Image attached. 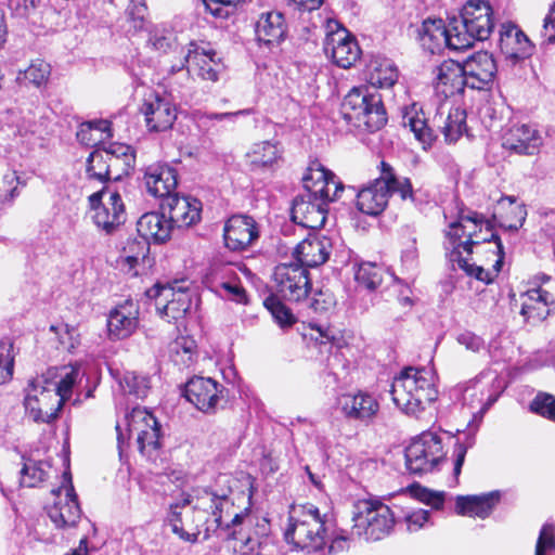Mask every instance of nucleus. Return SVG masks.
Returning <instances> with one entry per match:
<instances>
[{
	"label": "nucleus",
	"instance_id": "nucleus-1",
	"mask_svg": "<svg viewBox=\"0 0 555 555\" xmlns=\"http://www.w3.org/2000/svg\"><path fill=\"white\" fill-rule=\"evenodd\" d=\"M231 492L230 488L222 489L220 492L205 491L204 495L198 499V505L185 514L182 513V509L191 504L189 496L170 504L168 522L172 532L183 541L194 543L202 531H204V540H207L211 533L223 526L227 529L230 526L236 528L238 525L245 527L243 514H234L230 522L224 521V516L230 515L234 507L233 501L230 499Z\"/></svg>",
	"mask_w": 555,
	"mask_h": 555
},
{
	"label": "nucleus",
	"instance_id": "nucleus-2",
	"mask_svg": "<svg viewBox=\"0 0 555 555\" xmlns=\"http://www.w3.org/2000/svg\"><path fill=\"white\" fill-rule=\"evenodd\" d=\"M285 539L296 548L308 554L324 555L343 552L349 547L350 538L338 529L335 520L327 514H321L312 504L293 505L288 513Z\"/></svg>",
	"mask_w": 555,
	"mask_h": 555
},
{
	"label": "nucleus",
	"instance_id": "nucleus-3",
	"mask_svg": "<svg viewBox=\"0 0 555 555\" xmlns=\"http://www.w3.org/2000/svg\"><path fill=\"white\" fill-rule=\"evenodd\" d=\"M302 181L304 192L293 201L292 220L307 229H321L326 221L328 204L339 198L344 185L318 162L311 163Z\"/></svg>",
	"mask_w": 555,
	"mask_h": 555
},
{
	"label": "nucleus",
	"instance_id": "nucleus-4",
	"mask_svg": "<svg viewBox=\"0 0 555 555\" xmlns=\"http://www.w3.org/2000/svg\"><path fill=\"white\" fill-rule=\"evenodd\" d=\"M402 124L426 149L437 139L438 132L444 135L446 142H456L466 131V112L450 101H440L433 118H428L423 107L413 103L403 109Z\"/></svg>",
	"mask_w": 555,
	"mask_h": 555
},
{
	"label": "nucleus",
	"instance_id": "nucleus-5",
	"mask_svg": "<svg viewBox=\"0 0 555 555\" xmlns=\"http://www.w3.org/2000/svg\"><path fill=\"white\" fill-rule=\"evenodd\" d=\"M396 406L409 416L420 417L438 398L433 373L425 367H404L393 378L390 390Z\"/></svg>",
	"mask_w": 555,
	"mask_h": 555
},
{
	"label": "nucleus",
	"instance_id": "nucleus-6",
	"mask_svg": "<svg viewBox=\"0 0 555 555\" xmlns=\"http://www.w3.org/2000/svg\"><path fill=\"white\" fill-rule=\"evenodd\" d=\"M379 177L357 193V208L369 216L382 214L388 205L391 194H398L402 201L415 203V191L406 177L398 176L391 165L380 162Z\"/></svg>",
	"mask_w": 555,
	"mask_h": 555
},
{
	"label": "nucleus",
	"instance_id": "nucleus-7",
	"mask_svg": "<svg viewBox=\"0 0 555 555\" xmlns=\"http://www.w3.org/2000/svg\"><path fill=\"white\" fill-rule=\"evenodd\" d=\"M343 118L359 130L374 132L387 122L380 93L369 86L353 87L340 105Z\"/></svg>",
	"mask_w": 555,
	"mask_h": 555
},
{
	"label": "nucleus",
	"instance_id": "nucleus-8",
	"mask_svg": "<svg viewBox=\"0 0 555 555\" xmlns=\"http://www.w3.org/2000/svg\"><path fill=\"white\" fill-rule=\"evenodd\" d=\"M352 534L366 541H378L388 535L395 525V517L388 505L378 499L358 500L353 505Z\"/></svg>",
	"mask_w": 555,
	"mask_h": 555
},
{
	"label": "nucleus",
	"instance_id": "nucleus-9",
	"mask_svg": "<svg viewBox=\"0 0 555 555\" xmlns=\"http://www.w3.org/2000/svg\"><path fill=\"white\" fill-rule=\"evenodd\" d=\"M492 15L493 11L488 1H467L462 9L460 22L454 24L457 37L453 39V44L464 50L472 47L475 40L488 39L494 28Z\"/></svg>",
	"mask_w": 555,
	"mask_h": 555
},
{
	"label": "nucleus",
	"instance_id": "nucleus-10",
	"mask_svg": "<svg viewBox=\"0 0 555 555\" xmlns=\"http://www.w3.org/2000/svg\"><path fill=\"white\" fill-rule=\"evenodd\" d=\"M54 389L43 374L29 379L25 389L24 405L34 422L50 424L57 418L63 404Z\"/></svg>",
	"mask_w": 555,
	"mask_h": 555
},
{
	"label": "nucleus",
	"instance_id": "nucleus-11",
	"mask_svg": "<svg viewBox=\"0 0 555 555\" xmlns=\"http://www.w3.org/2000/svg\"><path fill=\"white\" fill-rule=\"evenodd\" d=\"M444 459L442 439L433 431H423L405 449L406 468L415 475L434 472Z\"/></svg>",
	"mask_w": 555,
	"mask_h": 555
},
{
	"label": "nucleus",
	"instance_id": "nucleus-12",
	"mask_svg": "<svg viewBox=\"0 0 555 555\" xmlns=\"http://www.w3.org/2000/svg\"><path fill=\"white\" fill-rule=\"evenodd\" d=\"M483 216L476 211H468L465 214L461 210L456 221L450 223V230L447 232V236L453 247V250H464L467 255L473 253V246H479L481 243L493 247L494 240L491 234H494L491 229L489 221L486 222V232L489 236H479V232L482 231Z\"/></svg>",
	"mask_w": 555,
	"mask_h": 555
},
{
	"label": "nucleus",
	"instance_id": "nucleus-13",
	"mask_svg": "<svg viewBox=\"0 0 555 555\" xmlns=\"http://www.w3.org/2000/svg\"><path fill=\"white\" fill-rule=\"evenodd\" d=\"M185 281L172 283H156L145 294L150 299L156 300V308L160 314L168 318V321H177L190 310L192 301L188 292Z\"/></svg>",
	"mask_w": 555,
	"mask_h": 555
},
{
	"label": "nucleus",
	"instance_id": "nucleus-14",
	"mask_svg": "<svg viewBox=\"0 0 555 555\" xmlns=\"http://www.w3.org/2000/svg\"><path fill=\"white\" fill-rule=\"evenodd\" d=\"M323 46L326 55L341 68H350L361 56L357 39L337 21L327 22Z\"/></svg>",
	"mask_w": 555,
	"mask_h": 555
},
{
	"label": "nucleus",
	"instance_id": "nucleus-15",
	"mask_svg": "<svg viewBox=\"0 0 555 555\" xmlns=\"http://www.w3.org/2000/svg\"><path fill=\"white\" fill-rule=\"evenodd\" d=\"M273 287L281 298L299 302L311 291L309 272L298 263H280L274 268Z\"/></svg>",
	"mask_w": 555,
	"mask_h": 555
},
{
	"label": "nucleus",
	"instance_id": "nucleus-16",
	"mask_svg": "<svg viewBox=\"0 0 555 555\" xmlns=\"http://www.w3.org/2000/svg\"><path fill=\"white\" fill-rule=\"evenodd\" d=\"M216 52L204 44L190 42L183 59L179 64L172 65L171 73H177L186 67L189 73L196 74L203 80L216 82L219 79L221 64L216 60Z\"/></svg>",
	"mask_w": 555,
	"mask_h": 555
},
{
	"label": "nucleus",
	"instance_id": "nucleus-17",
	"mask_svg": "<svg viewBox=\"0 0 555 555\" xmlns=\"http://www.w3.org/2000/svg\"><path fill=\"white\" fill-rule=\"evenodd\" d=\"M211 291L223 299L246 304L247 295L231 263H215L206 276Z\"/></svg>",
	"mask_w": 555,
	"mask_h": 555
},
{
	"label": "nucleus",
	"instance_id": "nucleus-18",
	"mask_svg": "<svg viewBox=\"0 0 555 555\" xmlns=\"http://www.w3.org/2000/svg\"><path fill=\"white\" fill-rule=\"evenodd\" d=\"M140 112L144 115L149 131L170 129L177 118L176 105L168 96L152 92L143 101Z\"/></svg>",
	"mask_w": 555,
	"mask_h": 555
},
{
	"label": "nucleus",
	"instance_id": "nucleus-19",
	"mask_svg": "<svg viewBox=\"0 0 555 555\" xmlns=\"http://www.w3.org/2000/svg\"><path fill=\"white\" fill-rule=\"evenodd\" d=\"M491 237L494 240L493 247L486 248L485 253L489 254L488 259L493 262L492 271L486 270L481 266L470 263L467 258L462 256V251L457 249L451 251L450 260L453 262V264L456 263V266L467 275L474 276L478 281L485 282L487 284L491 283L500 272L504 260V247L500 236L496 234H491Z\"/></svg>",
	"mask_w": 555,
	"mask_h": 555
},
{
	"label": "nucleus",
	"instance_id": "nucleus-20",
	"mask_svg": "<svg viewBox=\"0 0 555 555\" xmlns=\"http://www.w3.org/2000/svg\"><path fill=\"white\" fill-rule=\"evenodd\" d=\"M434 88L437 96L442 101L460 95L467 87V80L462 64L453 60H446L433 70Z\"/></svg>",
	"mask_w": 555,
	"mask_h": 555
},
{
	"label": "nucleus",
	"instance_id": "nucleus-21",
	"mask_svg": "<svg viewBox=\"0 0 555 555\" xmlns=\"http://www.w3.org/2000/svg\"><path fill=\"white\" fill-rule=\"evenodd\" d=\"M223 387L210 377L195 376L184 387L183 395L197 410L214 413Z\"/></svg>",
	"mask_w": 555,
	"mask_h": 555
},
{
	"label": "nucleus",
	"instance_id": "nucleus-22",
	"mask_svg": "<svg viewBox=\"0 0 555 555\" xmlns=\"http://www.w3.org/2000/svg\"><path fill=\"white\" fill-rule=\"evenodd\" d=\"M259 237L256 221L249 216H232L225 222L223 238L227 248L233 251L247 249Z\"/></svg>",
	"mask_w": 555,
	"mask_h": 555
},
{
	"label": "nucleus",
	"instance_id": "nucleus-23",
	"mask_svg": "<svg viewBox=\"0 0 555 555\" xmlns=\"http://www.w3.org/2000/svg\"><path fill=\"white\" fill-rule=\"evenodd\" d=\"M467 88L474 90L488 89L495 76L496 64L492 55L486 51L468 56L462 64Z\"/></svg>",
	"mask_w": 555,
	"mask_h": 555
},
{
	"label": "nucleus",
	"instance_id": "nucleus-24",
	"mask_svg": "<svg viewBox=\"0 0 555 555\" xmlns=\"http://www.w3.org/2000/svg\"><path fill=\"white\" fill-rule=\"evenodd\" d=\"M416 31V38L421 46L430 53L440 51L444 46L453 50H461L453 44V39L457 37L454 25L446 28L441 18H426Z\"/></svg>",
	"mask_w": 555,
	"mask_h": 555
},
{
	"label": "nucleus",
	"instance_id": "nucleus-25",
	"mask_svg": "<svg viewBox=\"0 0 555 555\" xmlns=\"http://www.w3.org/2000/svg\"><path fill=\"white\" fill-rule=\"evenodd\" d=\"M543 139L533 126L516 124L506 130L502 146L518 155H534L540 151Z\"/></svg>",
	"mask_w": 555,
	"mask_h": 555
},
{
	"label": "nucleus",
	"instance_id": "nucleus-26",
	"mask_svg": "<svg viewBox=\"0 0 555 555\" xmlns=\"http://www.w3.org/2000/svg\"><path fill=\"white\" fill-rule=\"evenodd\" d=\"M338 405L346 418L365 425L371 424L379 411V403L375 397L363 391L340 396Z\"/></svg>",
	"mask_w": 555,
	"mask_h": 555
},
{
	"label": "nucleus",
	"instance_id": "nucleus-27",
	"mask_svg": "<svg viewBox=\"0 0 555 555\" xmlns=\"http://www.w3.org/2000/svg\"><path fill=\"white\" fill-rule=\"evenodd\" d=\"M162 207L168 210L172 227L188 228L201 219L202 203L191 196H179L175 193L164 201Z\"/></svg>",
	"mask_w": 555,
	"mask_h": 555
},
{
	"label": "nucleus",
	"instance_id": "nucleus-28",
	"mask_svg": "<svg viewBox=\"0 0 555 555\" xmlns=\"http://www.w3.org/2000/svg\"><path fill=\"white\" fill-rule=\"evenodd\" d=\"M64 481L68 483L65 488L64 500H60L48 509V516L56 528L74 527L81 516L69 473H64Z\"/></svg>",
	"mask_w": 555,
	"mask_h": 555
},
{
	"label": "nucleus",
	"instance_id": "nucleus-29",
	"mask_svg": "<svg viewBox=\"0 0 555 555\" xmlns=\"http://www.w3.org/2000/svg\"><path fill=\"white\" fill-rule=\"evenodd\" d=\"M499 47L502 54L514 63L529 57L533 52V44L516 25L503 24L499 31Z\"/></svg>",
	"mask_w": 555,
	"mask_h": 555
},
{
	"label": "nucleus",
	"instance_id": "nucleus-30",
	"mask_svg": "<svg viewBox=\"0 0 555 555\" xmlns=\"http://www.w3.org/2000/svg\"><path fill=\"white\" fill-rule=\"evenodd\" d=\"M332 241L326 236L309 235L300 242L294 257L304 268H314L323 264L332 251Z\"/></svg>",
	"mask_w": 555,
	"mask_h": 555
},
{
	"label": "nucleus",
	"instance_id": "nucleus-31",
	"mask_svg": "<svg viewBox=\"0 0 555 555\" xmlns=\"http://www.w3.org/2000/svg\"><path fill=\"white\" fill-rule=\"evenodd\" d=\"M138 306L131 300H126L124 304L114 308L107 318L109 337L112 339H124L129 337L138 326Z\"/></svg>",
	"mask_w": 555,
	"mask_h": 555
},
{
	"label": "nucleus",
	"instance_id": "nucleus-32",
	"mask_svg": "<svg viewBox=\"0 0 555 555\" xmlns=\"http://www.w3.org/2000/svg\"><path fill=\"white\" fill-rule=\"evenodd\" d=\"M144 183L149 194L166 201L175 194L178 184L177 170L168 165H152L145 171Z\"/></svg>",
	"mask_w": 555,
	"mask_h": 555
},
{
	"label": "nucleus",
	"instance_id": "nucleus-33",
	"mask_svg": "<svg viewBox=\"0 0 555 555\" xmlns=\"http://www.w3.org/2000/svg\"><path fill=\"white\" fill-rule=\"evenodd\" d=\"M521 299L520 314L526 322L531 324L545 320L550 314L551 305L554 304L553 296L540 287L529 289L521 296Z\"/></svg>",
	"mask_w": 555,
	"mask_h": 555
},
{
	"label": "nucleus",
	"instance_id": "nucleus-34",
	"mask_svg": "<svg viewBox=\"0 0 555 555\" xmlns=\"http://www.w3.org/2000/svg\"><path fill=\"white\" fill-rule=\"evenodd\" d=\"M499 491L480 495H459L455 500V512L459 515L486 518L500 502Z\"/></svg>",
	"mask_w": 555,
	"mask_h": 555
},
{
	"label": "nucleus",
	"instance_id": "nucleus-35",
	"mask_svg": "<svg viewBox=\"0 0 555 555\" xmlns=\"http://www.w3.org/2000/svg\"><path fill=\"white\" fill-rule=\"evenodd\" d=\"M106 163L108 164L112 179L117 181L130 173L135 164L133 149L124 143L112 142L104 145Z\"/></svg>",
	"mask_w": 555,
	"mask_h": 555
},
{
	"label": "nucleus",
	"instance_id": "nucleus-36",
	"mask_svg": "<svg viewBox=\"0 0 555 555\" xmlns=\"http://www.w3.org/2000/svg\"><path fill=\"white\" fill-rule=\"evenodd\" d=\"M94 223L98 228L107 234L113 233L126 220L125 206L118 192H109L106 203L98 208L93 216Z\"/></svg>",
	"mask_w": 555,
	"mask_h": 555
},
{
	"label": "nucleus",
	"instance_id": "nucleus-37",
	"mask_svg": "<svg viewBox=\"0 0 555 555\" xmlns=\"http://www.w3.org/2000/svg\"><path fill=\"white\" fill-rule=\"evenodd\" d=\"M255 34L257 40L266 46L280 43L286 35L283 14L276 11L262 13L255 24Z\"/></svg>",
	"mask_w": 555,
	"mask_h": 555
},
{
	"label": "nucleus",
	"instance_id": "nucleus-38",
	"mask_svg": "<svg viewBox=\"0 0 555 555\" xmlns=\"http://www.w3.org/2000/svg\"><path fill=\"white\" fill-rule=\"evenodd\" d=\"M173 227L165 212H147L141 216L137 222L138 234L147 242H166L171 234Z\"/></svg>",
	"mask_w": 555,
	"mask_h": 555
},
{
	"label": "nucleus",
	"instance_id": "nucleus-39",
	"mask_svg": "<svg viewBox=\"0 0 555 555\" xmlns=\"http://www.w3.org/2000/svg\"><path fill=\"white\" fill-rule=\"evenodd\" d=\"M282 153L278 142L267 140L254 143L246 157L254 169H272L282 158Z\"/></svg>",
	"mask_w": 555,
	"mask_h": 555
},
{
	"label": "nucleus",
	"instance_id": "nucleus-40",
	"mask_svg": "<svg viewBox=\"0 0 555 555\" xmlns=\"http://www.w3.org/2000/svg\"><path fill=\"white\" fill-rule=\"evenodd\" d=\"M527 211L524 205L516 204L514 196H503L498 201L493 218H499L501 227L518 230L526 220Z\"/></svg>",
	"mask_w": 555,
	"mask_h": 555
},
{
	"label": "nucleus",
	"instance_id": "nucleus-41",
	"mask_svg": "<svg viewBox=\"0 0 555 555\" xmlns=\"http://www.w3.org/2000/svg\"><path fill=\"white\" fill-rule=\"evenodd\" d=\"M398 80V69L393 62L386 57H375L367 65L369 87L390 88Z\"/></svg>",
	"mask_w": 555,
	"mask_h": 555
},
{
	"label": "nucleus",
	"instance_id": "nucleus-42",
	"mask_svg": "<svg viewBox=\"0 0 555 555\" xmlns=\"http://www.w3.org/2000/svg\"><path fill=\"white\" fill-rule=\"evenodd\" d=\"M65 372L61 374L60 380H55L56 370L50 369L44 374L49 378V384L51 387H54V392H57L60 399H62V404L72 397L73 387L76 385L78 379L80 378V366L78 364L70 365L69 367L63 369Z\"/></svg>",
	"mask_w": 555,
	"mask_h": 555
},
{
	"label": "nucleus",
	"instance_id": "nucleus-43",
	"mask_svg": "<svg viewBox=\"0 0 555 555\" xmlns=\"http://www.w3.org/2000/svg\"><path fill=\"white\" fill-rule=\"evenodd\" d=\"M50 468L47 462L25 460L21 469V486L27 488L39 486L48 478Z\"/></svg>",
	"mask_w": 555,
	"mask_h": 555
},
{
	"label": "nucleus",
	"instance_id": "nucleus-44",
	"mask_svg": "<svg viewBox=\"0 0 555 555\" xmlns=\"http://www.w3.org/2000/svg\"><path fill=\"white\" fill-rule=\"evenodd\" d=\"M384 273V268L374 262H361L354 271V279L360 286L373 291L382 284Z\"/></svg>",
	"mask_w": 555,
	"mask_h": 555
},
{
	"label": "nucleus",
	"instance_id": "nucleus-45",
	"mask_svg": "<svg viewBox=\"0 0 555 555\" xmlns=\"http://www.w3.org/2000/svg\"><path fill=\"white\" fill-rule=\"evenodd\" d=\"M126 421L128 431L137 436L141 434V429L151 431L160 427L155 416L143 408H134L131 413L126 416Z\"/></svg>",
	"mask_w": 555,
	"mask_h": 555
},
{
	"label": "nucleus",
	"instance_id": "nucleus-46",
	"mask_svg": "<svg viewBox=\"0 0 555 555\" xmlns=\"http://www.w3.org/2000/svg\"><path fill=\"white\" fill-rule=\"evenodd\" d=\"M50 74V65L42 60H37L33 62L25 70H20L16 76V80L20 83L28 82L37 88H40L48 82Z\"/></svg>",
	"mask_w": 555,
	"mask_h": 555
},
{
	"label": "nucleus",
	"instance_id": "nucleus-47",
	"mask_svg": "<svg viewBox=\"0 0 555 555\" xmlns=\"http://www.w3.org/2000/svg\"><path fill=\"white\" fill-rule=\"evenodd\" d=\"M106 160L104 146L93 151L87 159V173L89 178L96 179L101 182L111 180V170Z\"/></svg>",
	"mask_w": 555,
	"mask_h": 555
},
{
	"label": "nucleus",
	"instance_id": "nucleus-48",
	"mask_svg": "<svg viewBox=\"0 0 555 555\" xmlns=\"http://www.w3.org/2000/svg\"><path fill=\"white\" fill-rule=\"evenodd\" d=\"M137 443L140 453L150 461H156L160 443V427L151 431L141 429V434L137 436Z\"/></svg>",
	"mask_w": 555,
	"mask_h": 555
},
{
	"label": "nucleus",
	"instance_id": "nucleus-49",
	"mask_svg": "<svg viewBox=\"0 0 555 555\" xmlns=\"http://www.w3.org/2000/svg\"><path fill=\"white\" fill-rule=\"evenodd\" d=\"M263 305L280 327H289L296 322L291 309L287 308L276 296L271 295L267 297Z\"/></svg>",
	"mask_w": 555,
	"mask_h": 555
},
{
	"label": "nucleus",
	"instance_id": "nucleus-50",
	"mask_svg": "<svg viewBox=\"0 0 555 555\" xmlns=\"http://www.w3.org/2000/svg\"><path fill=\"white\" fill-rule=\"evenodd\" d=\"M122 390L137 398H145L150 390V379L135 372H126L120 379Z\"/></svg>",
	"mask_w": 555,
	"mask_h": 555
},
{
	"label": "nucleus",
	"instance_id": "nucleus-51",
	"mask_svg": "<svg viewBox=\"0 0 555 555\" xmlns=\"http://www.w3.org/2000/svg\"><path fill=\"white\" fill-rule=\"evenodd\" d=\"M149 250L150 242L141 235L134 238H129L124 246L125 260L130 267H134L140 260H143L146 257Z\"/></svg>",
	"mask_w": 555,
	"mask_h": 555
},
{
	"label": "nucleus",
	"instance_id": "nucleus-52",
	"mask_svg": "<svg viewBox=\"0 0 555 555\" xmlns=\"http://www.w3.org/2000/svg\"><path fill=\"white\" fill-rule=\"evenodd\" d=\"M479 384L480 383L476 380L472 383V386L466 387L463 392V400L465 403L474 406V401L476 399L481 403L480 412L485 413L498 400L499 396L488 395V397L485 398L483 389L479 387Z\"/></svg>",
	"mask_w": 555,
	"mask_h": 555
},
{
	"label": "nucleus",
	"instance_id": "nucleus-53",
	"mask_svg": "<svg viewBox=\"0 0 555 555\" xmlns=\"http://www.w3.org/2000/svg\"><path fill=\"white\" fill-rule=\"evenodd\" d=\"M230 545L234 553L240 555H254L258 541L240 530L234 529L230 534Z\"/></svg>",
	"mask_w": 555,
	"mask_h": 555
},
{
	"label": "nucleus",
	"instance_id": "nucleus-54",
	"mask_svg": "<svg viewBox=\"0 0 555 555\" xmlns=\"http://www.w3.org/2000/svg\"><path fill=\"white\" fill-rule=\"evenodd\" d=\"M149 42L155 50L163 53H167L169 50L178 47L173 31L158 27L151 31Z\"/></svg>",
	"mask_w": 555,
	"mask_h": 555
},
{
	"label": "nucleus",
	"instance_id": "nucleus-55",
	"mask_svg": "<svg viewBox=\"0 0 555 555\" xmlns=\"http://www.w3.org/2000/svg\"><path fill=\"white\" fill-rule=\"evenodd\" d=\"M475 444V437L464 434V439L457 438L453 450V476L457 480L465 461L467 450Z\"/></svg>",
	"mask_w": 555,
	"mask_h": 555
},
{
	"label": "nucleus",
	"instance_id": "nucleus-56",
	"mask_svg": "<svg viewBox=\"0 0 555 555\" xmlns=\"http://www.w3.org/2000/svg\"><path fill=\"white\" fill-rule=\"evenodd\" d=\"M13 345L9 340H0V383L10 380L13 376L14 357Z\"/></svg>",
	"mask_w": 555,
	"mask_h": 555
},
{
	"label": "nucleus",
	"instance_id": "nucleus-57",
	"mask_svg": "<svg viewBox=\"0 0 555 555\" xmlns=\"http://www.w3.org/2000/svg\"><path fill=\"white\" fill-rule=\"evenodd\" d=\"M18 177L15 171L7 172L0 182V204L8 205L18 195Z\"/></svg>",
	"mask_w": 555,
	"mask_h": 555
},
{
	"label": "nucleus",
	"instance_id": "nucleus-58",
	"mask_svg": "<svg viewBox=\"0 0 555 555\" xmlns=\"http://www.w3.org/2000/svg\"><path fill=\"white\" fill-rule=\"evenodd\" d=\"M530 410L555 422V397L548 393L538 395L530 403Z\"/></svg>",
	"mask_w": 555,
	"mask_h": 555
},
{
	"label": "nucleus",
	"instance_id": "nucleus-59",
	"mask_svg": "<svg viewBox=\"0 0 555 555\" xmlns=\"http://www.w3.org/2000/svg\"><path fill=\"white\" fill-rule=\"evenodd\" d=\"M551 551L555 552V526L545 524L540 530L534 555H547Z\"/></svg>",
	"mask_w": 555,
	"mask_h": 555
},
{
	"label": "nucleus",
	"instance_id": "nucleus-60",
	"mask_svg": "<svg viewBox=\"0 0 555 555\" xmlns=\"http://www.w3.org/2000/svg\"><path fill=\"white\" fill-rule=\"evenodd\" d=\"M335 305V298L328 291H318L309 301V307L318 313L328 311Z\"/></svg>",
	"mask_w": 555,
	"mask_h": 555
},
{
	"label": "nucleus",
	"instance_id": "nucleus-61",
	"mask_svg": "<svg viewBox=\"0 0 555 555\" xmlns=\"http://www.w3.org/2000/svg\"><path fill=\"white\" fill-rule=\"evenodd\" d=\"M41 0H9V8L15 16L29 17L40 7Z\"/></svg>",
	"mask_w": 555,
	"mask_h": 555
},
{
	"label": "nucleus",
	"instance_id": "nucleus-62",
	"mask_svg": "<svg viewBox=\"0 0 555 555\" xmlns=\"http://www.w3.org/2000/svg\"><path fill=\"white\" fill-rule=\"evenodd\" d=\"M429 519V512L425 509H417L409 513L405 516V522L409 531H417L424 527Z\"/></svg>",
	"mask_w": 555,
	"mask_h": 555
},
{
	"label": "nucleus",
	"instance_id": "nucleus-63",
	"mask_svg": "<svg viewBox=\"0 0 555 555\" xmlns=\"http://www.w3.org/2000/svg\"><path fill=\"white\" fill-rule=\"evenodd\" d=\"M175 351L177 354H182V362L184 364H189L193 361V356L195 353V341L182 337L176 341Z\"/></svg>",
	"mask_w": 555,
	"mask_h": 555
},
{
	"label": "nucleus",
	"instance_id": "nucleus-64",
	"mask_svg": "<svg viewBox=\"0 0 555 555\" xmlns=\"http://www.w3.org/2000/svg\"><path fill=\"white\" fill-rule=\"evenodd\" d=\"M542 36L548 43L555 42V0L544 17Z\"/></svg>",
	"mask_w": 555,
	"mask_h": 555
}]
</instances>
